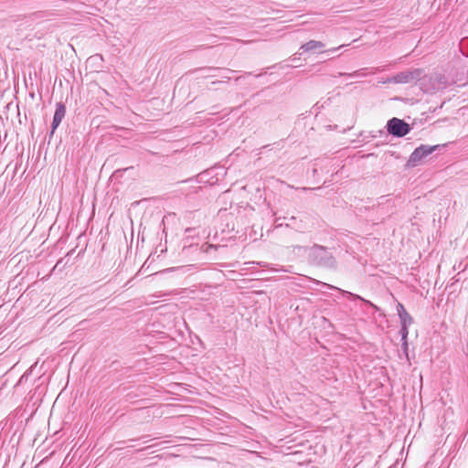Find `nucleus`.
Wrapping results in <instances>:
<instances>
[{
    "label": "nucleus",
    "mask_w": 468,
    "mask_h": 468,
    "mask_svg": "<svg viewBox=\"0 0 468 468\" xmlns=\"http://www.w3.org/2000/svg\"><path fill=\"white\" fill-rule=\"evenodd\" d=\"M309 261L315 265L329 269L336 267V261L332 253L324 247L314 245L310 248L308 252Z\"/></svg>",
    "instance_id": "nucleus-1"
},
{
    "label": "nucleus",
    "mask_w": 468,
    "mask_h": 468,
    "mask_svg": "<svg viewBox=\"0 0 468 468\" xmlns=\"http://www.w3.org/2000/svg\"><path fill=\"white\" fill-rule=\"evenodd\" d=\"M424 75V71L421 69H414L401 71L386 80L383 83H397V84H414L420 80Z\"/></svg>",
    "instance_id": "nucleus-2"
},
{
    "label": "nucleus",
    "mask_w": 468,
    "mask_h": 468,
    "mask_svg": "<svg viewBox=\"0 0 468 468\" xmlns=\"http://www.w3.org/2000/svg\"><path fill=\"white\" fill-rule=\"evenodd\" d=\"M439 147H441L440 144L433 145V146L421 144L420 146L417 147L411 153V154L410 155V158L407 162V166L414 167V166L418 165L424 157L432 154Z\"/></svg>",
    "instance_id": "nucleus-3"
},
{
    "label": "nucleus",
    "mask_w": 468,
    "mask_h": 468,
    "mask_svg": "<svg viewBox=\"0 0 468 468\" xmlns=\"http://www.w3.org/2000/svg\"><path fill=\"white\" fill-rule=\"evenodd\" d=\"M386 127L388 133L395 137H403L411 130L409 123L396 117L388 120Z\"/></svg>",
    "instance_id": "nucleus-4"
},
{
    "label": "nucleus",
    "mask_w": 468,
    "mask_h": 468,
    "mask_svg": "<svg viewBox=\"0 0 468 468\" xmlns=\"http://www.w3.org/2000/svg\"><path fill=\"white\" fill-rule=\"evenodd\" d=\"M66 107L63 103L58 102L56 104V111L53 116L52 123H51V134L55 132V130L59 126L61 121L65 117Z\"/></svg>",
    "instance_id": "nucleus-5"
},
{
    "label": "nucleus",
    "mask_w": 468,
    "mask_h": 468,
    "mask_svg": "<svg viewBox=\"0 0 468 468\" xmlns=\"http://www.w3.org/2000/svg\"><path fill=\"white\" fill-rule=\"evenodd\" d=\"M325 47L324 43L318 40H310L300 47L303 52H314Z\"/></svg>",
    "instance_id": "nucleus-6"
},
{
    "label": "nucleus",
    "mask_w": 468,
    "mask_h": 468,
    "mask_svg": "<svg viewBox=\"0 0 468 468\" xmlns=\"http://www.w3.org/2000/svg\"><path fill=\"white\" fill-rule=\"evenodd\" d=\"M343 294H346L349 296V298L351 299H359L361 301H363L364 303H366L367 304L370 305L372 308H374L375 310H378V307L376 306L375 304H373L371 302L367 301V300H365L364 298H362L361 296L357 295V294H354L350 292H347V291H342Z\"/></svg>",
    "instance_id": "nucleus-7"
},
{
    "label": "nucleus",
    "mask_w": 468,
    "mask_h": 468,
    "mask_svg": "<svg viewBox=\"0 0 468 468\" xmlns=\"http://www.w3.org/2000/svg\"><path fill=\"white\" fill-rule=\"evenodd\" d=\"M399 317L401 325L409 326L413 322V319L409 313H403L402 314L399 315Z\"/></svg>",
    "instance_id": "nucleus-8"
},
{
    "label": "nucleus",
    "mask_w": 468,
    "mask_h": 468,
    "mask_svg": "<svg viewBox=\"0 0 468 468\" xmlns=\"http://www.w3.org/2000/svg\"><path fill=\"white\" fill-rule=\"evenodd\" d=\"M460 49L464 56L468 57V38L462 39Z\"/></svg>",
    "instance_id": "nucleus-9"
},
{
    "label": "nucleus",
    "mask_w": 468,
    "mask_h": 468,
    "mask_svg": "<svg viewBox=\"0 0 468 468\" xmlns=\"http://www.w3.org/2000/svg\"><path fill=\"white\" fill-rule=\"evenodd\" d=\"M193 269H196L195 265H188V266H179V267H176V268H171V269H168L167 271H182V273H186Z\"/></svg>",
    "instance_id": "nucleus-10"
},
{
    "label": "nucleus",
    "mask_w": 468,
    "mask_h": 468,
    "mask_svg": "<svg viewBox=\"0 0 468 468\" xmlns=\"http://www.w3.org/2000/svg\"><path fill=\"white\" fill-rule=\"evenodd\" d=\"M339 76H346V77H364L366 76L365 73H362L360 70H356L352 73H345V72H340L338 73Z\"/></svg>",
    "instance_id": "nucleus-11"
},
{
    "label": "nucleus",
    "mask_w": 468,
    "mask_h": 468,
    "mask_svg": "<svg viewBox=\"0 0 468 468\" xmlns=\"http://www.w3.org/2000/svg\"><path fill=\"white\" fill-rule=\"evenodd\" d=\"M408 327L409 326L401 325L400 330H399V334L401 335V340L408 339V335H409Z\"/></svg>",
    "instance_id": "nucleus-12"
},
{
    "label": "nucleus",
    "mask_w": 468,
    "mask_h": 468,
    "mask_svg": "<svg viewBox=\"0 0 468 468\" xmlns=\"http://www.w3.org/2000/svg\"><path fill=\"white\" fill-rule=\"evenodd\" d=\"M199 70H208V71H213L214 73L213 74H210L208 75L207 77H215V76H218V74H217L218 71H220L221 69L219 68H204V69H200Z\"/></svg>",
    "instance_id": "nucleus-13"
},
{
    "label": "nucleus",
    "mask_w": 468,
    "mask_h": 468,
    "mask_svg": "<svg viewBox=\"0 0 468 468\" xmlns=\"http://www.w3.org/2000/svg\"><path fill=\"white\" fill-rule=\"evenodd\" d=\"M401 341H402V345H401L402 350H403L404 354L406 355V356H408V348H409L408 339H404ZM407 358L409 359V357H407Z\"/></svg>",
    "instance_id": "nucleus-14"
},
{
    "label": "nucleus",
    "mask_w": 468,
    "mask_h": 468,
    "mask_svg": "<svg viewBox=\"0 0 468 468\" xmlns=\"http://www.w3.org/2000/svg\"><path fill=\"white\" fill-rule=\"evenodd\" d=\"M397 311H398V314H399V315L402 314L403 313H408V312L405 310V308H404L403 304H402V303H398V305H397Z\"/></svg>",
    "instance_id": "nucleus-15"
},
{
    "label": "nucleus",
    "mask_w": 468,
    "mask_h": 468,
    "mask_svg": "<svg viewBox=\"0 0 468 468\" xmlns=\"http://www.w3.org/2000/svg\"><path fill=\"white\" fill-rule=\"evenodd\" d=\"M343 47H344V45H341L338 48H334L328 49L327 52H334V51H335V50H337V49H339V48H341Z\"/></svg>",
    "instance_id": "nucleus-16"
},
{
    "label": "nucleus",
    "mask_w": 468,
    "mask_h": 468,
    "mask_svg": "<svg viewBox=\"0 0 468 468\" xmlns=\"http://www.w3.org/2000/svg\"><path fill=\"white\" fill-rule=\"evenodd\" d=\"M252 263H253V264H254V263H256V264H258V265H260V266H265V264H263V263H261V262H252Z\"/></svg>",
    "instance_id": "nucleus-17"
}]
</instances>
